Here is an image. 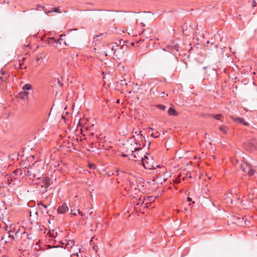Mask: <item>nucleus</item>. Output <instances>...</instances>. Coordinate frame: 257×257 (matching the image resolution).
<instances>
[{
    "label": "nucleus",
    "mask_w": 257,
    "mask_h": 257,
    "mask_svg": "<svg viewBox=\"0 0 257 257\" xmlns=\"http://www.w3.org/2000/svg\"><path fill=\"white\" fill-rule=\"evenodd\" d=\"M179 47L178 44L172 42L171 45L163 49V51L159 54V60L168 67H175L178 62L176 54L178 52Z\"/></svg>",
    "instance_id": "f257e3e1"
},
{
    "label": "nucleus",
    "mask_w": 257,
    "mask_h": 257,
    "mask_svg": "<svg viewBox=\"0 0 257 257\" xmlns=\"http://www.w3.org/2000/svg\"><path fill=\"white\" fill-rule=\"evenodd\" d=\"M123 149L125 152L133 158V160L135 161H139L140 160V156H137L136 153L138 154V150L140 149V147H134V145L130 143L123 144Z\"/></svg>",
    "instance_id": "f03ea898"
},
{
    "label": "nucleus",
    "mask_w": 257,
    "mask_h": 257,
    "mask_svg": "<svg viewBox=\"0 0 257 257\" xmlns=\"http://www.w3.org/2000/svg\"><path fill=\"white\" fill-rule=\"evenodd\" d=\"M140 161L142 162L144 167L146 169L153 170L156 168L154 164L153 159L151 157L144 156H140Z\"/></svg>",
    "instance_id": "7ed1b4c3"
},
{
    "label": "nucleus",
    "mask_w": 257,
    "mask_h": 257,
    "mask_svg": "<svg viewBox=\"0 0 257 257\" xmlns=\"http://www.w3.org/2000/svg\"><path fill=\"white\" fill-rule=\"evenodd\" d=\"M245 149L252 152L257 150V140L253 139L247 141L243 145Z\"/></svg>",
    "instance_id": "20e7f679"
},
{
    "label": "nucleus",
    "mask_w": 257,
    "mask_h": 257,
    "mask_svg": "<svg viewBox=\"0 0 257 257\" xmlns=\"http://www.w3.org/2000/svg\"><path fill=\"white\" fill-rule=\"evenodd\" d=\"M203 69L204 70L207 69V71H206L205 72L207 73L208 72L209 73L208 75H211L215 79H216L218 73L216 69L211 68L209 66L204 67Z\"/></svg>",
    "instance_id": "39448f33"
},
{
    "label": "nucleus",
    "mask_w": 257,
    "mask_h": 257,
    "mask_svg": "<svg viewBox=\"0 0 257 257\" xmlns=\"http://www.w3.org/2000/svg\"><path fill=\"white\" fill-rule=\"evenodd\" d=\"M23 234H26L27 239H24L22 241L23 244H29V240H32L33 239L34 235L32 233L28 234L27 232L24 231Z\"/></svg>",
    "instance_id": "423d86ee"
},
{
    "label": "nucleus",
    "mask_w": 257,
    "mask_h": 257,
    "mask_svg": "<svg viewBox=\"0 0 257 257\" xmlns=\"http://www.w3.org/2000/svg\"><path fill=\"white\" fill-rule=\"evenodd\" d=\"M69 210L68 207L66 205V203H64L62 205L60 206L58 209L57 212L60 214H64Z\"/></svg>",
    "instance_id": "0eeeda50"
},
{
    "label": "nucleus",
    "mask_w": 257,
    "mask_h": 257,
    "mask_svg": "<svg viewBox=\"0 0 257 257\" xmlns=\"http://www.w3.org/2000/svg\"><path fill=\"white\" fill-rule=\"evenodd\" d=\"M232 117V119L235 122H237V123H238L240 124H242L245 126L249 125V123L245 121V120H244V119L243 118L235 117Z\"/></svg>",
    "instance_id": "6e6552de"
},
{
    "label": "nucleus",
    "mask_w": 257,
    "mask_h": 257,
    "mask_svg": "<svg viewBox=\"0 0 257 257\" xmlns=\"http://www.w3.org/2000/svg\"><path fill=\"white\" fill-rule=\"evenodd\" d=\"M126 76V75H125L123 76H122L121 79L119 80V81H118L117 82V83H120V85L122 87H126L128 85V83L130 82V81L126 79L125 77Z\"/></svg>",
    "instance_id": "1a4fd4ad"
},
{
    "label": "nucleus",
    "mask_w": 257,
    "mask_h": 257,
    "mask_svg": "<svg viewBox=\"0 0 257 257\" xmlns=\"http://www.w3.org/2000/svg\"><path fill=\"white\" fill-rule=\"evenodd\" d=\"M29 92L26 91H22L18 94V97L23 100L28 99Z\"/></svg>",
    "instance_id": "9d476101"
},
{
    "label": "nucleus",
    "mask_w": 257,
    "mask_h": 257,
    "mask_svg": "<svg viewBox=\"0 0 257 257\" xmlns=\"http://www.w3.org/2000/svg\"><path fill=\"white\" fill-rule=\"evenodd\" d=\"M42 182L44 184L43 186L46 188H48L50 186V179L49 178L43 177Z\"/></svg>",
    "instance_id": "9b49d317"
},
{
    "label": "nucleus",
    "mask_w": 257,
    "mask_h": 257,
    "mask_svg": "<svg viewBox=\"0 0 257 257\" xmlns=\"http://www.w3.org/2000/svg\"><path fill=\"white\" fill-rule=\"evenodd\" d=\"M168 113L171 116H177L178 114L177 111L171 107L169 108Z\"/></svg>",
    "instance_id": "f8f14e48"
},
{
    "label": "nucleus",
    "mask_w": 257,
    "mask_h": 257,
    "mask_svg": "<svg viewBox=\"0 0 257 257\" xmlns=\"http://www.w3.org/2000/svg\"><path fill=\"white\" fill-rule=\"evenodd\" d=\"M46 57V55L44 52L40 53L36 55V60L37 62H38L40 60H42L43 58H45Z\"/></svg>",
    "instance_id": "ddd939ff"
},
{
    "label": "nucleus",
    "mask_w": 257,
    "mask_h": 257,
    "mask_svg": "<svg viewBox=\"0 0 257 257\" xmlns=\"http://www.w3.org/2000/svg\"><path fill=\"white\" fill-rule=\"evenodd\" d=\"M74 243L75 241L74 240H69L66 243V247H67L68 249L72 248V247L74 245Z\"/></svg>",
    "instance_id": "4468645a"
},
{
    "label": "nucleus",
    "mask_w": 257,
    "mask_h": 257,
    "mask_svg": "<svg viewBox=\"0 0 257 257\" xmlns=\"http://www.w3.org/2000/svg\"><path fill=\"white\" fill-rule=\"evenodd\" d=\"M53 43H55L56 44H61L60 40L59 39L56 40L54 37L49 38L48 44H52Z\"/></svg>",
    "instance_id": "2eb2a0df"
},
{
    "label": "nucleus",
    "mask_w": 257,
    "mask_h": 257,
    "mask_svg": "<svg viewBox=\"0 0 257 257\" xmlns=\"http://www.w3.org/2000/svg\"><path fill=\"white\" fill-rule=\"evenodd\" d=\"M246 165L247 166V169L248 170L247 174L249 176L253 175L254 174V173H255L254 170H253V169L251 168V167L250 166V165H249L248 164H246Z\"/></svg>",
    "instance_id": "dca6fc26"
},
{
    "label": "nucleus",
    "mask_w": 257,
    "mask_h": 257,
    "mask_svg": "<svg viewBox=\"0 0 257 257\" xmlns=\"http://www.w3.org/2000/svg\"><path fill=\"white\" fill-rule=\"evenodd\" d=\"M77 212L79 213V214L80 215H81V216H83L82 212L80 211L79 210V209H74L73 210L71 209V214L76 216V215H77V213H76Z\"/></svg>",
    "instance_id": "f3484780"
},
{
    "label": "nucleus",
    "mask_w": 257,
    "mask_h": 257,
    "mask_svg": "<svg viewBox=\"0 0 257 257\" xmlns=\"http://www.w3.org/2000/svg\"><path fill=\"white\" fill-rule=\"evenodd\" d=\"M136 181L137 183L139 184L142 187H144V179L142 177H137L136 179Z\"/></svg>",
    "instance_id": "a211bd4d"
},
{
    "label": "nucleus",
    "mask_w": 257,
    "mask_h": 257,
    "mask_svg": "<svg viewBox=\"0 0 257 257\" xmlns=\"http://www.w3.org/2000/svg\"><path fill=\"white\" fill-rule=\"evenodd\" d=\"M52 12H55V13H60L59 7H58L55 8L54 9L50 10V11H47L46 10V11H45V13L46 14L51 13Z\"/></svg>",
    "instance_id": "6ab92c4d"
},
{
    "label": "nucleus",
    "mask_w": 257,
    "mask_h": 257,
    "mask_svg": "<svg viewBox=\"0 0 257 257\" xmlns=\"http://www.w3.org/2000/svg\"><path fill=\"white\" fill-rule=\"evenodd\" d=\"M13 174L15 176H20L23 174V172L21 169H17L13 171Z\"/></svg>",
    "instance_id": "aec40b11"
},
{
    "label": "nucleus",
    "mask_w": 257,
    "mask_h": 257,
    "mask_svg": "<svg viewBox=\"0 0 257 257\" xmlns=\"http://www.w3.org/2000/svg\"><path fill=\"white\" fill-rule=\"evenodd\" d=\"M32 88V86L30 84H25L22 88L25 91V90H31Z\"/></svg>",
    "instance_id": "412c9836"
},
{
    "label": "nucleus",
    "mask_w": 257,
    "mask_h": 257,
    "mask_svg": "<svg viewBox=\"0 0 257 257\" xmlns=\"http://www.w3.org/2000/svg\"><path fill=\"white\" fill-rule=\"evenodd\" d=\"M6 230L8 231V232L9 233V237H12V238L13 240H15L14 235L11 233V232H14V231H12L11 229H9V227L8 226H7Z\"/></svg>",
    "instance_id": "4be33fe9"
},
{
    "label": "nucleus",
    "mask_w": 257,
    "mask_h": 257,
    "mask_svg": "<svg viewBox=\"0 0 257 257\" xmlns=\"http://www.w3.org/2000/svg\"><path fill=\"white\" fill-rule=\"evenodd\" d=\"M211 116L214 118L215 119H216L217 120H221V117L222 116L221 114H211Z\"/></svg>",
    "instance_id": "5701e85b"
},
{
    "label": "nucleus",
    "mask_w": 257,
    "mask_h": 257,
    "mask_svg": "<svg viewBox=\"0 0 257 257\" xmlns=\"http://www.w3.org/2000/svg\"><path fill=\"white\" fill-rule=\"evenodd\" d=\"M219 130L223 134H225L226 133V129L227 128L226 126L224 125H221L219 126Z\"/></svg>",
    "instance_id": "b1692460"
},
{
    "label": "nucleus",
    "mask_w": 257,
    "mask_h": 257,
    "mask_svg": "<svg viewBox=\"0 0 257 257\" xmlns=\"http://www.w3.org/2000/svg\"><path fill=\"white\" fill-rule=\"evenodd\" d=\"M9 74L6 75L5 76H0V80L3 81H7L9 79Z\"/></svg>",
    "instance_id": "393cba45"
},
{
    "label": "nucleus",
    "mask_w": 257,
    "mask_h": 257,
    "mask_svg": "<svg viewBox=\"0 0 257 257\" xmlns=\"http://www.w3.org/2000/svg\"><path fill=\"white\" fill-rule=\"evenodd\" d=\"M155 107L162 110H164L166 109V106L164 105L160 104L156 105Z\"/></svg>",
    "instance_id": "a878e982"
},
{
    "label": "nucleus",
    "mask_w": 257,
    "mask_h": 257,
    "mask_svg": "<svg viewBox=\"0 0 257 257\" xmlns=\"http://www.w3.org/2000/svg\"><path fill=\"white\" fill-rule=\"evenodd\" d=\"M160 134L158 132H157L155 134L152 133L151 135V136L154 138H157L158 137H159L160 136Z\"/></svg>",
    "instance_id": "bb28decb"
},
{
    "label": "nucleus",
    "mask_w": 257,
    "mask_h": 257,
    "mask_svg": "<svg viewBox=\"0 0 257 257\" xmlns=\"http://www.w3.org/2000/svg\"><path fill=\"white\" fill-rule=\"evenodd\" d=\"M137 205L143 206V205H145L144 202L142 201L141 199H139L138 200V203L137 204ZM145 205H147V204H145ZM145 207H147V206H145Z\"/></svg>",
    "instance_id": "cd10ccee"
},
{
    "label": "nucleus",
    "mask_w": 257,
    "mask_h": 257,
    "mask_svg": "<svg viewBox=\"0 0 257 257\" xmlns=\"http://www.w3.org/2000/svg\"><path fill=\"white\" fill-rule=\"evenodd\" d=\"M0 207L3 208V210L6 209V207H5V202L1 200H0Z\"/></svg>",
    "instance_id": "c85d7f7f"
},
{
    "label": "nucleus",
    "mask_w": 257,
    "mask_h": 257,
    "mask_svg": "<svg viewBox=\"0 0 257 257\" xmlns=\"http://www.w3.org/2000/svg\"><path fill=\"white\" fill-rule=\"evenodd\" d=\"M241 169L242 171V172H244V173H247V167L246 168H245L244 167H243V165H241Z\"/></svg>",
    "instance_id": "c756f323"
},
{
    "label": "nucleus",
    "mask_w": 257,
    "mask_h": 257,
    "mask_svg": "<svg viewBox=\"0 0 257 257\" xmlns=\"http://www.w3.org/2000/svg\"><path fill=\"white\" fill-rule=\"evenodd\" d=\"M130 185H131V187L132 188H134L135 189V190L137 189V187L136 186V185L134 184V183H133V182L132 181H130Z\"/></svg>",
    "instance_id": "7c9ffc66"
},
{
    "label": "nucleus",
    "mask_w": 257,
    "mask_h": 257,
    "mask_svg": "<svg viewBox=\"0 0 257 257\" xmlns=\"http://www.w3.org/2000/svg\"><path fill=\"white\" fill-rule=\"evenodd\" d=\"M8 73H7L5 71H3L2 70H1L0 71V76H5L6 75L8 74Z\"/></svg>",
    "instance_id": "2f4dec72"
},
{
    "label": "nucleus",
    "mask_w": 257,
    "mask_h": 257,
    "mask_svg": "<svg viewBox=\"0 0 257 257\" xmlns=\"http://www.w3.org/2000/svg\"><path fill=\"white\" fill-rule=\"evenodd\" d=\"M142 149V148H140V149L138 150V154L136 153V155H137V156L138 157V156H142V155H140L141 153H140V152H140Z\"/></svg>",
    "instance_id": "473e14b6"
},
{
    "label": "nucleus",
    "mask_w": 257,
    "mask_h": 257,
    "mask_svg": "<svg viewBox=\"0 0 257 257\" xmlns=\"http://www.w3.org/2000/svg\"><path fill=\"white\" fill-rule=\"evenodd\" d=\"M129 155H131L130 154H124L123 152L122 153V154H121V156L123 157H127Z\"/></svg>",
    "instance_id": "72a5a7b5"
},
{
    "label": "nucleus",
    "mask_w": 257,
    "mask_h": 257,
    "mask_svg": "<svg viewBox=\"0 0 257 257\" xmlns=\"http://www.w3.org/2000/svg\"><path fill=\"white\" fill-rule=\"evenodd\" d=\"M26 174H27V175L28 176H32V172H31L30 171L28 170V171H27V173H26Z\"/></svg>",
    "instance_id": "f704fd0d"
},
{
    "label": "nucleus",
    "mask_w": 257,
    "mask_h": 257,
    "mask_svg": "<svg viewBox=\"0 0 257 257\" xmlns=\"http://www.w3.org/2000/svg\"><path fill=\"white\" fill-rule=\"evenodd\" d=\"M40 205L43 206V207H44L45 209H47V207H48V205H45L44 204H43V203H40Z\"/></svg>",
    "instance_id": "c9c22d12"
},
{
    "label": "nucleus",
    "mask_w": 257,
    "mask_h": 257,
    "mask_svg": "<svg viewBox=\"0 0 257 257\" xmlns=\"http://www.w3.org/2000/svg\"><path fill=\"white\" fill-rule=\"evenodd\" d=\"M120 48L125 50L127 48V46L123 45Z\"/></svg>",
    "instance_id": "e433bc0d"
},
{
    "label": "nucleus",
    "mask_w": 257,
    "mask_h": 257,
    "mask_svg": "<svg viewBox=\"0 0 257 257\" xmlns=\"http://www.w3.org/2000/svg\"><path fill=\"white\" fill-rule=\"evenodd\" d=\"M37 7L38 8H42V9H44V8H45L44 6H41V5H39H39H37Z\"/></svg>",
    "instance_id": "4c0bfd02"
},
{
    "label": "nucleus",
    "mask_w": 257,
    "mask_h": 257,
    "mask_svg": "<svg viewBox=\"0 0 257 257\" xmlns=\"http://www.w3.org/2000/svg\"><path fill=\"white\" fill-rule=\"evenodd\" d=\"M210 44H211V45H214V47L215 48H216L217 46V45L214 44V41H211V42L210 41Z\"/></svg>",
    "instance_id": "58836bf2"
},
{
    "label": "nucleus",
    "mask_w": 257,
    "mask_h": 257,
    "mask_svg": "<svg viewBox=\"0 0 257 257\" xmlns=\"http://www.w3.org/2000/svg\"><path fill=\"white\" fill-rule=\"evenodd\" d=\"M112 50H113L114 51V54L115 53V52L116 51V50H117V49H115L114 48V46H113L112 48H111Z\"/></svg>",
    "instance_id": "ea45409f"
},
{
    "label": "nucleus",
    "mask_w": 257,
    "mask_h": 257,
    "mask_svg": "<svg viewBox=\"0 0 257 257\" xmlns=\"http://www.w3.org/2000/svg\"><path fill=\"white\" fill-rule=\"evenodd\" d=\"M143 139H144L145 143H142V146L143 147H144L146 146L145 143H146L147 141H146V140H145L144 137H143Z\"/></svg>",
    "instance_id": "a19ab883"
},
{
    "label": "nucleus",
    "mask_w": 257,
    "mask_h": 257,
    "mask_svg": "<svg viewBox=\"0 0 257 257\" xmlns=\"http://www.w3.org/2000/svg\"><path fill=\"white\" fill-rule=\"evenodd\" d=\"M187 201H188V202H191V201H192V198H190V197H187Z\"/></svg>",
    "instance_id": "79ce46f5"
},
{
    "label": "nucleus",
    "mask_w": 257,
    "mask_h": 257,
    "mask_svg": "<svg viewBox=\"0 0 257 257\" xmlns=\"http://www.w3.org/2000/svg\"><path fill=\"white\" fill-rule=\"evenodd\" d=\"M101 35H102V34H100L99 35H95L94 36V37L93 38V39L97 38L98 37H99Z\"/></svg>",
    "instance_id": "37998d69"
},
{
    "label": "nucleus",
    "mask_w": 257,
    "mask_h": 257,
    "mask_svg": "<svg viewBox=\"0 0 257 257\" xmlns=\"http://www.w3.org/2000/svg\"><path fill=\"white\" fill-rule=\"evenodd\" d=\"M19 229L18 230H17V231H15V232H14H14H13V233H14V234H15V235H17V234H18V232H19Z\"/></svg>",
    "instance_id": "c03bdc74"
},
{
    "label": "nucleus",
    "mask_w": 257,
    "mask_h": 257,
    "mask_svg": "<svg viewBox=\"0 0 257 257\" xmlns=\"http://www.w3.org/2000/svg\"><path fill=\"white\" fill-rule=\"evenodd\" d=\"M142 131H140L139 134H137L138 136L140 135L141 137H142Z\"/></svg>",
    "instance_id": "a18cd8bd"
},
{
    "label": "nucleus",
    "mask_w": 257,
    "mask_h": 257,
    "mask_svg": "<svg viewBox=\"0 0 257 257\" xmlns=\"http://www.w3.org/2000/svg\"><path fill=\"white\" fill-rule=\"evenodd\" d=\"M60 246L59 245H53V248H57V247H59ZM60 247H62V246H60Z\"/></svg>",
    "instance_id": "49530a36"
},
{
    "label": "nucleus",
    "mask_w": 257,
    "mask_h": 257,
    "mask_svg": "<svg viewBox=\"0 0 257 257\" xmlns=\"http://www.w3.org/2000/svg\"><path fill=\"white\" fill-rule=\"evenodd\" d=\"M93 167H95V165L94 164L89 165V167L90 168H92Z\"/></svg>",
    "instance_id": "de8ad7c7"
},
{
    "label": "nucleus",
    "mask_w": 257,
    "mask_h": 257,
    "mask_svg": "<svg viewBox=\"0 0 257 257\" xmlns=\"http://www.w3.org/2000/svg\"><path fill=\"white\" fill-rule=\"evenodd\" d=\"M255 2H256L255 0H253V3L252 6V7H255V5H254V4L255 3Z\"/></svg>",
    "instance_id": "09e8293b"
},
{
    "label": "nucleus",
    "mask_w": 257,
    "mask_h": 257,
    "mask_svg": "<svg viewBox=\"0 0 257 257\" xmlns=\"http://www.w3.org/2000/svg\"><path fill=\"white\" fill-rule=\"evenodd\" d=\"M58 82L59 85L62 86V83L60 82L59 79H58Z\"/></svg>",
    "instance_id": "8fccbe9b"
},
{
    "label": "nucleus",
    "mask_w": 257,
    "mask_h": 257,
    "mask_svg": "<svg viewBox=\"0 0 257 257\" xmlns=\"http://www.w3.org/2000/svg\"><path fill=\"white\" fill-rule=\"evenodd\" d=\"M62 37H63L62 35H61L60 36V38H59V39H60V41L62 40Z\"/></svg>",
    "instance_id": "3c124183"
},
{
    "label": "nucleus",
    "mask_w": 257,
    "mask_h": 257,
    "mask_svg": "<svg viewBox=\"0 0 257 257\" xmlns=\"http://www.w3.org/2000/svg\"><path fill=\"white\" fill-rule=\"evenodd\" d=\"M96 246H93V248L94 250H95V251L96 252V251H97V250H96Z\"/></svg>",
    "instance_id": "603ef678"
},
{
    "label": "nucleus",
    "mask_w": 257,
    "mask_h": 257,
    "mask_svg": "<svg viewBox=\"0 0 257 257\" xmlns=\"http://www.w3.org/2000/svg\"><path fill=\"white\" fill-rule=\"evenodd\" d=\"M73 254H74V255H77V257H78V256H79L78 252H77V253H74Z\"/></svg>",
    "instance_id": "864d4df0"
},
{
    "label": "nucleus",
    "mask_w": 257,
    "mask_h": 257,
    "mask_svg": "<svg viewBox=\"0 0 257 257\" xmlns=\"http://www.w3.org/2000/svg\"><path fill=\"white\" fill-rule=\"evenodd\" d=\"M151 144V141H148V146H149V147L150 146Z\"/></svg>",
    "instance_id": "5fc2aeb1"
},
{
    "label": "nucleus",
    "mask_w": 257,
    "mask_h": 257,
    "mask_svg": "<svg viewBox=\"0 0 257 257\" xmlns=\"http://www.w3.org/2000/svg\"><path fill=\"white\" fill-rule=\"evenodd\" d=\"M116 103H119V99H117L116 100Z\"/></svg>",
    "instance_id": "6e6d98bb"
},
{
    "label": "nucleus",
    "mask_w": 257,
    "mask_h": 257,
    "mask_svg": "<svg viewBox=\"0 0 257 257\" xmlns=\"http://www.w3.org/2000/svg\"><path fill=\"white\" fill-rule=\"evenodd\" d=\"M209 43H210V41H207V44H208Z\"/></svg>",
    "instance_id": "4d7b16f0"
},
{
    "label": "nucleus",
    "mask_w": 257,
    "mask_h": 257,
    "mask_svg": "<svg viewBox=\"0 0 257 257\" xmlns=\"http://www.w3.org/2000/svg\"><path fill=\"white\" fill-rule=\"evenodd\" d=\"M33 176L34 178H35L36 177V175L35 174H33Z\"/></svg>",
    "instance_id": "13d9d810"
},
{
    "label": "nucleus",
    "mask_w": 257,
    "mask_h": 257,
    "mask_svg": "<svg viewBox=\"0 0 257 257\" xmlns=\"http://www.w3.org/2000/svg\"><path fill=\"white\" fill-rule=\"evenodd\" d=\"M3 210V208L0 207V212Z\"/></svg>",
    "instance_id": "bf43d9fd"
},
{
    "label": "nucleus",
    "mask_w": 257,
    "mask_h": 257,
    "mask_svg": "<svg viewBox=\"0 0 257 257\" xmlns=\"http://www.w3.org/2000/svg\"><path fill=\"white\" fill-rule=\"evenodd\" d=\"M149 129H150V130H152V131H153V128H151V127H149Z\"/></svg>",
    "instance_id": "052dcab7"
},
{
    "label": "nucleus",
    "mask_w": 257,
    "mask_h": 257,
    "mask_svg": "<svg viewBox=\"0 0 257 257\" xmlns=\"http://www.w3.org/2000/svg\"><path fill=\"white\" fill-rule=\"evenodd\" d=\"M162 94H163V95H164V94H165V92H162Z\"/></svg>",
    "instance_id": "680f3d73"
},
{
    "label": "nucleus",
    "mask_w": 257,
    "mask_h": 257,
    "mask_svg": "<svg viewBox=\"0 0 257 257\" xmlns=\"http://www.w3.org/2000/svg\"><path fill=\"white\" fill-rule=\"evenodd\" d=\"M135 144L138 146V143L137 142H135Z\"/></svg>",
    "instance_id": "e2e57ef3"
},
{
    "label": "nucleus",
    "mask_w": 257,
    "mask_h": 257,
    "mask_svg": "<svg viewBox=\"0 0 257 257\" xmlns=\"http://www.w3.org/2000/svg\"><path fill=\"white\" fill-rule=\"evenodd\" d=\"M48 222H49V223H50V224L51 223V222H50V220H48Z\"/></svg>",
    "instance_id": "0e129e2a"
},
{
    "label": "nucleus",
    "mask_w": 257,
    "mask_h": 257,
    "mask_svg": "<svg viewBox=\"0 0 257 257\" xmlns=\"http://www.w3.org/2000/svg\"><path fill=\"white\" fill-rule=\"evenodd\" d=\"M141 24L143 25V26H145V25H144L143 23H142V24Z\"/></svg>",
    "instance_id": "69168bd1"
},
{
    "label": "nucleus",
    "mask_w": 257,
    "mask_h": 257,
    "mask_svg": "<svg viewBox=\"0 0 257 257\" xmlns=\"http://www.w3.org/2000/svg\"><path fill=\"white\" fill-rule=\"evenodd\" d=\"M118 47V45H117L116 46V47Z\"/></svg>",
    "instance_id": "338daca9"
}]
</instances>
